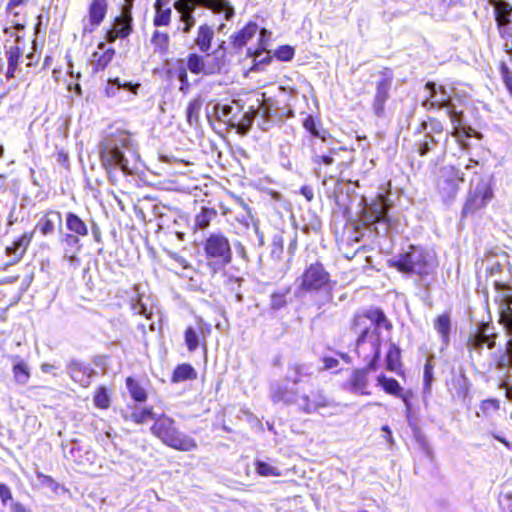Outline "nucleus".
I'll use <instances>...</instances> for the list:
<instances>
[{"mask_svg":"<svg viewBox=\"0 0 512 512\" xmlns=\"http://www.w3.org/2000/svg\"><path fill=\"white\" fill-rule=\"evenodd\" d=\"M333 281L323 263L315 261L307 265L298 278V291L302 294L330 290Z\"/></svg>","mask_w":512,"mask_h":512,"instance_id":"nucleus-5","label":"nucleus"},{"mask_svg":"<svg viewBox=\"0 0 512 512\" xmlns=\"http://www.w3.org/2000/svg\"><path fill=\"white\" fill-rule=\"evenodd\" d=\"M302 126L313 138H319L323 142L331 137L329 130L323 128L322 121L318 116L307 114L303 119Z\"/></svg>","mask_w":512,"mask_h":512,"instance_id":"nucleus-25","label":"nucleus"},{"mask_svg":"<svg viewBox=\"0 0 512 512\" xmlns=\"http://www.w3.org/2000/svg\"><path fill=\"white\" fill-rule=\"evenodd\" d=\"M125 384L133 401L138 403L147 401L148 393L137 379L132 376H128L125 380Z\"/></svg>","mask_w":512,"mask_h":512,"instance_id":"nucleus-37","label":"nucleus"},{"mask_svg":"<svg viewBox=\"0 0 512 512\" xmlns=\"http://www.w3.org/2000/svg\"><path fill=\"white\" fill-rule=\"evenodd\" d=\"M498 334L489 322H481L476 331L469 335L467 346L470 351L481 353L484 347L492 350L496 347Z\"/></svg>","mask_w":512,"mask_h":512,"instance_id":"nucleus-9","label":"nucleus"},{"mask_svg":"<svg viewBox=\"0 0 512 512\" xmlns=\"http://www.w3.org/2000/svg\"><path fill=\"white\" fill-rule=\"evenodd\" d=\"M512 367V338H508L505 352L497 357L496 368L499 370Z\"/></svg>","mask_w":512,"mask_h":512,"instance_id":"nucleus-50","label":"nucleus"},{"mask_svg":"<svg viewBox=\"0 0 512 512\" xmlns=\"http://www.w3.org/2000/svg\"><path fill=\"white\" fill-rule=\"evenodd\" d=\"M296 392L285 385H275L270 390V398L273 403L291 404L294 402Z\"/></svg>","mask_w":512,"mask_h":512,"instance_id":"nucleus-38","label":"nucleus"},{"mask_svg":"<svg viewBox=\"0 0 512 512\" xmlns=\"http://www.w3.org/2000/svg\"><path fill=\"white\" fill-rule=\"evenodd\" d=\"M295 49L291 45H281L274 51V56L283 62L291 61L294 58Z\"/></svg>","mask_w":512,"mask_h":512,"instance_id":"nucleus-56","label":"nucleus"},{"mask_svg":"<svg viewBox=\"0 0 512 512\" xmlns=\"http://www.w3.org/2000/svg\"><path fill=\"white\" fill-rule=\"evenodd\" d=\"M18 262L19 260L14 259V254L10 252L8 246L0 247V270H5Z\"/></svg>","mask_w":512,"mask_h":512,"instance_id":"nucleus-57","label":"nucleus"},{"mask_svg":"<svg viewBox=\"0 0 512 512\" xmlns=\"http://www.w3.org/2000/svg\"><path fill=\"white\" fill-rule=\"evenodd\" d=\"M207 267L212 276L224 270L233 259L230 240L222 232L210 233L202 242Z\"/></svg>","mask_w":512,"mask_h":512,"instance_id":"nucleus-4","label":"nucleus"},{"mask_svg":"<svg viewBox=\"0 0 512 512\" xmlns=\"http://www.w3.org/2000/svg\"><path fill=\"white\" fill-rule=\"evenodd\" d=\"M380 79L375 84V94L372 101L373 112L377 117L385 113V106L390 98L394 74L390 67H384L379 71Z\"/></svg>","mask_w":512,"mask_h":512,"instance_id":"nucleus-7","label":"nucleus"},{"mask_svg":"<svg viewBox=\"0 0 512 512\" xmlns=\"http://www.w3.org/2000/svg\"><path fill=\"white\" fill-rule=\"evenodd\" d=\"M216 216L217 211L214 208L202 207L195 216V227L201 230L208 228Z\"/></svg>","mask_w":512,"mask_h":512,"instance_id":"nucleus-43","label":"nucleus"},{"mask_svg":"<svg viewBox=\"0 0 512 512\" xmlns=\"http://www.w3.org/2000/svg\"><path fill=\"white\" fill-rule=\"evenodd\" d=\"M181 21L184 22V26L182 28V32L187 34L191 31L192 27L195 25V17L192 13L186 14L180 17Z\"/></svg>","mask_w":512,"mask_h":512,"instance_id":"nucleus-63","label":"nucleus"},{"mask_svg":"<svg viewBox=\"0 0 512 512\" xmlns=\"http://www.w3.org/2000/svg\"><path fill=\"white\" fill-rule=\"evenodd\" d=\"M390 205L380 197L374 201L363 211V222L366 225H374L376 223L385 222L389 226V219L387 217Z\"/></svg>","mask_w":512,"mask_h":512,"instance_id":"nucleus-18","label":"nucleus"},{"mask_svg":"<svg viewBox=\"0 0 512 512\" xmlns=\"http://www.w3.org/2000/svg\"><path fill=\"white\" fill-rule=\"evenodd\" d=\"M56 161L65 168V170H69L70 169V164H69V155L66 151H64L63 149L59 150L57 153H56Z\"/></svg>","mask_w":512,"mask_h":512,"instance_id":"nucleus-64","label":"nucleus"},{"mask_svg":"<svg viewBox=\"0 0 512 512\" xmlns=\"http://www.w3.org/2000/svg\"><path fill=\"white\" fill-rule=\"evenodd\" d=\"M151 43L155 50L164 54L169 50L170 37L166 32L155 30L151 36Z\"/></svg>","mask_w":512,"mask_h":512,"instance_id":"nucleus-44","label":"nucleus"},{"mask_svg":"<svg viewBox=\"0 0 512 512\" xmlns=\"http://www.w3.org/2000/svg\"><path fill=\"white\" fill-rule=\"evenodd\" d=\"M446 387L449 393L460 400H465L470 395V381L463 369L452 370L450 377L446 380Z\"/></svg>","mask_w":512,"mask_h":512,"instance_id":"nucleus-14","label":"nucleus"},{"mask_svg":"<svg viewBox=\"0 0 512 512\" xmlns=\"http://www.w3.org/2000/svg\"><path fill=\"white\" fill-rule=\"evenodd\" d=\"M266 30L263 28L261 30V38L258 41V45L255 49L249 48L247 50V55L250 57H259L264 51H266V40L263 38Z\"/></svg>","mask_w":512,"mask_h":512,"instance_id":"nucleus-59","label":"nucleus"},{"mask_svg":"<svg viewBox=\"0 0 512 512\" xmlns=\"http://www.w3.org/2000/svg\"><path fill=\"white\" fill-rule=\"evenodd\" d=\"M65 225L69 233L76 234L81 237L88 236L89 229L85 221L74 212H66Z\"/></svg>","mask_w":512,"mask_h":512,"instance_id":"nucleus-35","label":"nucleus"},{"mask_svg":"<svg viewBox=\"0 0 512 512\" xmlns=\"http://www.w3.org/2000/svg\"><path fill=\"white\" fill-rule=\"evenodd\" d=\"M380 358L368 357L367 364L363 368H356L352 371L347 387L350 391L359 395H370L368 390V373L375 371L378 367V361Z\"/></svg>","mask_w":512,"mask_h":512,"instance_id":"nucleus-10","label":"nucleus"},{"mask_svg":"<svg viewBox=\"0 0 512 512\" xmlns=\"http://www.w3.org/2000/svg\"><path fill=\"white\" fill-rule=\"evenodd\" d=\"M390 332L393 328L391 320L380 307L355 312L349 321V331L354 336V352L358 357L367 359L365 346L370 343L371 357H381L382 337L380 329Z\"/></svg>","mask_w":512,"mask_h":512,"instance_id":"nucleus-1","label":"nucleus"},{"mask_svg":"<svg viewBox=\"0 0 512 512\" xmlns=\"http://www.w3.org/2000/svg\"><path fill=\"white\" fill-rule=\"evenodd\" d=\"M254 468L256 473L261 477H279L282 475V471L277 466L262 460H256L254 462Z\"/></svg>","mask_w":512,"mask_h":512,"instance_id":"nucleus-45","label":"nucleus"},{"mask_svg":"<svg viewBox=\"0 0 512 512\" xmlns=\"http://www.w3.org/2000/svg\"><path fill=\"white\" fill-rule=\"evenodd\" d=\"M498 303L499 324L504 327L508 338H512V294H502Z\"/></svg>","mask_w":512,"mask_h":512,"instance_id":"nucleus-23","label":"nucleus"},{"mask_svg":"<svg viewBox=\"0 0 512 512\" xmlns=\"http://www.w3.org/2000/svg\"><path fill=\"white\" fill-rule=\"evenodd\" d=\"M213 39L214 31L211 26L205 23L198 27L194 42L202 53H207L212 46Z\"/></svg>","mask_w":512,"mask_h":512,"instance_id":"nucleus-34","label":"nucleus"},{"mask_svg":"<svg viewBox=\"0 0 512 512\" xmlns=\"http://www.w3.org/2000/svg\"><path fill=\"white\" fill-rule=\"evenodd\" d=\"M188 4L203 6L214 13H224L225 18L229 20L234 15V9L227 0H187Z\"/></svg>","mask_w":512,"mask_h":512,"instance_id":"nucleus-27","label":"nucleus"},{"mask_svg":"<svg viewBox=\"0 0 512 512\" xmlns=\"http://www.w3.org/2000/svg\"><path fill=\"white\" fill-rule=\"evenodd\" d=\"M100 163L107 175L111 177L116 169L127 172L128 160L112 137H108L99 143Z\"/></svg>","mask_w":512,"mask_h":512,"instance_id":"nucleus-6","label":"nucleus"},{"mask_svg":"<svg viewBox=\"0 0 512 512\" xmlns=\"http://www.w3.org/2000/svg\"><path fill=\"white\" fill-rule=\"evenodd\" d=\"M479 409L484 417H489L500 409V401L496 398H487L480 402Z\"/></svg>","mask_w":512,"mask_h":512,"instance_id":"nucleus-51","label":"nucleus"},{"mask_svg":"<svg viewBox=\"0 0 512 512\" xmlns=\"http://www.w3.org/2000/svg\"><path fill=\"white\" fill-rule=\"evenodd\" d=\"M434 380V364L432 358L428 359L423 368V386L425 390H430Z\"/></svg>","mask_w":512,"mask_h":512,"instance_id":"nucleus-55","label":"nucleus"},{"mask_svg":"<svg viewBox=\"0 0 512 512\" xmlns=\"http://www.w3.org/2000/svg\"><path fill=\"white\" fill-rule=\"evenodd\" d=\"M340 150L346 151V147L331 148L325 155H315L312 157V162L318 168H322L323 166H330L334 163V156Z\"/></svg>","mask_w":512,"mask_h":512,"instance_id":"nucleus-47","label":"nucleus"},{"mask_svg":"<svg viewBox=\"0 0 512 512\" xmlns=\"http://www.w3.org/2000/svg\"><path fill=\"white\" fill-rule=\"evenodd\" d=\"M499 71H500L501 78L505 84L506 89L512 96V71L509 69V67L504 62H501L499 64Z\"/></svg>","mask_w":512,"mask_h":512,"instance_id":"nucleus-58","label":"nucleus"},{"mask_svg":"<svg viewBox=\"0 0 512 512\" xmlns=\"http://www.w3.org/2000/svg\"><path fill=\"white\" fill-rule=\"evenodd\" d=\"M184 342L189 352H194L199 347L205 349L206 342L201 328L196 329L192 326L186 327L184 330Z\"/></svg>","mask_w":512,"mask_h":512,"instance_id":"nucleus-33","label":"nucleus"},{"mask_svg":"<svg viewBox=\"0 0 512 512\" xmlns=\"http://www.w3.org/2000/svg\"><path fill=\"white\" fill-rule=\"evenodd\" d=\"M71 378L74 382L83 387H88L96 374V371L89 364L73 362L70 366Z\"/></svg>","mask_w":512,"mask_h":512,"instance_id":"nucleus-26","label":"nucleus"},{"mask_svg":"<svg viewBox=\"0 0 512 512\" xmlns=\"http://www.w3.org/2000/svg\"><path fill=\"white\" fill-rule=\"evenodd\" d=\"M386 369L401 377H405V370L401 360V349L395 343H391L386 353Z\"/></svg>","mask_w":512,"mask_h":512,"instance_id":"nucleus-29","label":"nucleus"},{"mask_svg":"<svg viewBox=\"0 0 512 512\" xmlns=\"http://www.w3.org/2000/svg\"><path fill=\"white\" fill-rule=\"evenodd\" d=\"M389 268L401 274L416 275L420 278L432 274L437 267L436 255L422 245L410 244L395 258L387 261Z\"/></svg>","mask_w":512,"mask_h":512,"instance_id":"nucleus-2","label":"nucleus"},{"mask_svg":"<svg viewBox=\"0 0 512 512\" xmlns=\"http://www.w3.org/2000/svg\"><path fill=\"white\" fill-rule=\"evenodd\" d=\"M34 237V231H27L18 236L11 245L8 246L10 252L14 254L15 260H21L28 250Z\"/></svg>","mask_w":512,"mask_h":512,"instance_id":"nucleus-32","label":"nucleus"},{"mask_svg":"<svg viewBox=\"0 0 512 512\" xmlns=\"http://www.w3.org/2000/svg\"><path fill=\"white\" fill-rule=\"evenodd\" d=\"M108 10V0H92L88 7V26L84 31L93 32L104 21Z\"/></svg>","mask_w":512,"mask_h":512,"instance_id":"nucleus-22","label":"nucleus"},{"mask_svg":"<svg viewBox=\"0 0 512 512\" xmlns=\"http://www.w3.org/2000/svg\"><path fill=\"white\" fill-rule=\"evenodd\" d=\"M155 15L153 17V25L155 27H166L171 23L172 9L169 6L155 5Z\"/></svg>","mask_w":512,"mask_h":512,"instance_id":"nucleus-42","label":"nucleus"},{"mask_svg":"<svg viewBox=\"0 0 512 512\" xmlns=\"http://www.w3.org/2000/svg\"><path fill=\"white\" fill-rule=\"evenodd\" d=\"M186 65L189 71L195 75H213L219 72L221 68L219 62L207 65L205 57L196 52H191L187 55Z\"/></svg>","mask_w":512,"mask_h":512,"instance_id":"nucleus-20","label":"nucleus"},{"mask_svg":"<svg viewBox=\"0 0 512 512\" xmlns=\"http://www.w3.org/2000/svg\"><path fill=\"white\" fill-rule=\"evenodd\" d=\"M109 83L116 85L118 88L130 90L134 94L137 93V90L140 87L139 83L132 84L131 82H121L119 78L109 79Z\"/></svg>","mask_w":512,"mask_h":512,"instance_id":"nucleus-61","label":"nucleus"},{"mask_svg":"<svg viewBox=\"0 0 512 512\" xmlns=\"http://www.w3.org/2000/svg\"><path fill=\"white\" fill-rule=\"evenodd\" d=\"M258 30V25L249 21L243 28L230 36V43L233 48L241 50L251 40Z\"/></svg>","mask_w":512,"mask_h":512,"instance_id":"nucleus-28","label":"nucleus"},{"mask_svg":"<svg viewBox=\"0 0 512 512\" xmlns=\"http://www.w3.org/2000/svg\"><path fill=\"white\" fill-rule=\"evenodd\" d=\"M197 371L189 363H181L174 368L170 381L172 383H181L185 381H193L197 379Z\"/></svg>","mask_w":512,"mask_h":512,"instance_id":"nucleus-36","label":"nucleus"},{"mask_svg":"<svg viewBox=\"0 0 512 512\" xmlns=\"http://www.w3.org/2000/svg\"><path fill=\"white\" fill-rule=\"evenodd\" d=\"M291 288L286 287L281 291H275L271 294L270 297V307L273 310H280L284 308L287 304V296L290 293Z\"/></svg>","mask_w":512,"mask_h":512,"instance_id":"nucleus-48","label":"nucleus"},{"mask_svg":"<svg viewBox=\"0 0 512 512\" xmlns=\"http://www.w3.org/2000/svg\"><path fill=\"white\" fill-rule=\"evenodd\" d=\"M303 376V366L300 364H291L287 368L286 381L298 384Z\"/></svg>","mask_w":512,"mask_h":512,"instance_id":"nucleus-54","label":"nucleus"},{"mask_svg":"<svg viewBox=\"0 0 512 512\" xmlns=\"http://www.w3.org/2000/svg\"><path fill=\"white\" fill-rule=\"evenodd\" d=\"M150 431L163 444L174 450L189 452L197 448L196 440L189 435L181 433L176 425V421L165 414L155 418Z\"/></svg>","mask_w":512,"mask_h":512,"instance_id":"nucleus-3","label":"nucleus"},{"mask_svg":"<svg viewBox=\"0 0 512 512\" xmlns=\"http://www.w3.org/2000/svg\"><path fill=\"white\" fill-rule=\"evenodd\" d=\"M168 256L173 261L178 263L183 269H190L191 268L190 262L184 256L180 255L179 253H177V252H169Z\"/></svg>","mask_w":512,"mask_h":512,"instance_id":"nucleus-62","label":"nucleus"},{"mask_svg":"<svg viewBox=\"0 0 512 512\" xmlns=\"http://www.w3.org/2000/svg\"><path fill=\"white\" fill-rule=\"evenodd\" d=\"M203 101L200 96L191 99L185 109L186 121L190 126H196L199 123L200 111Z\"/></svg>","mask_w":512,"mask_h":512,"instance_id":"nucleus-40","label":"nucleus"},{"mask_svg":"<svg viewBox=\"0 0 512 512\" xmlns=\"http://www.w3.org/2000/svg\"><path fill=\"white\" fill-rule=\"evenodd\" d=\"M494 198V191L490 181L481 180L479 185L471 192L462 209V216L483 209Z\"/></svg>","mask_w":512,"mask_h":512,"instance_id":"nucleus-8","label":"nucleus"},{"mask_svg":"<svg viewBox=\"0 0 512 512\" xmlns=\"http://www.w3.org/2000/svg\"><path fill=\"white\" fill-rule=\"evenodd\" d=\"M188 71L189 69L187 68L184 59H177L167 70V74L171 78H175L180 82L179 91L183 94H187L191 88Z\"/></svg>","mask_w":512,"mask_h":512,"instance_id":"nucleus-24","label":"nucleus"},{"mask_svg":"<svg viewBox=\"0 0 512 512\" xmlns=\"http://www.w3.org/2000/svg\"><path fill=\"white\" fill-rule=\"evenodd\" d=\"M97 49V51L91 54L88 60L92 75L103 72L112 62L116 54V50L112 47H106L105 42L98 43Z\"/></svg>","mask_w":512,"mask_h":512,"instance_id":"nucleus-16","label":"nucleus"},{"mask_svg":"<svg viewBox=\"0 0 512 512\" xmlns=\"http://www.w3.org/2000/svg\"><path fill=\"white\" fill-rule=\"evenodd\" d=\"M81 238V236L69 232L60 237L59 242L63 246L64 255L68 260H73L76 254L80 252L82 248Z\"/></svg>","mask_w":512,"mask_h":512,"instance_id":"nucleus-30","label":"nucleus"},{"mask_svg":"<svg viewBox=\"0 0 512 512\" xmlns=\"http://www.w3.org/2000/svg\"><path fill=\"white\" fill-rule=\"evenodd\" d=\"M334 405V401L323 391L313 390L307 395L301 397L299 409L306 414H312L320 409L328 408Z\"/></svg>","mask_w":512,"mask_h":512,"instance_id":"nucleus-15","label":"nucleus"},{"mask_svg":"<svg viewBox=\"0 0 512 512\" xmlns=\"http://www.w3.org/2000/svg\"><path fill=\"white\" fill-rule=\"evenodd\" d=\"M463 181V173L454 166H448L444 169V173L438 184V189L441 193L451 197L455 195L459 184Z\"/></svg>","mask_w":512,"mask_h":512,"instance_id":"nucleus-19","label":"nucleus"},{"mask_svg":"<svg viewBox=\"0 0 512 512\" xmlns=\"http://www.w3.org/2000/svg\"><path fill=\"white\" fill-rule=\"evenodd\" d=\"M29 0H9L5 6V13L12 17V23L16 30H23L28 23V15L24 11Z\"/></svg>","mask_w":512,"mask_h":512,"instance_id":"nucleus-21","label":"nucleus"},{"mask_svg":"<svg viewBox=\"0 0 512 512\" xmlns=\"http://www.w3.org/2000/svg\"><path fill=\"white\" fill-rule=\"evenodd\" d=\"M62 221V213L59 210L49 208L41 213L32 231H34V234L38 232L42 237H48L61 228Z\"/></svg>","mask_w":512,"mask_h":512,"instance_id":"nucleus-13","label":"nucleus"},{"mask_svg":"<svg viewBox=\"0 0 512 512\" xmlns=\"http://www.w3.org/2000/svg\"><path fill=\"white\" fill-rule=\"evenodd\" d=\"M93 403L97 409L107 410L111 406V392L104 386H98L93 393Z\"/></svg>","mask_w":512,"mask_h":512,"instance_id":"nucleus-41","label":"nucleus"},{"mask_svg":"<svg viewBox=\"0 0 512 512\" xmlns=\"http://www.w3.org/2000/svg\"><path fill=\"white\" fill-rule=\"evenodd\" d=\"M153 416V407L150 406L133 411L129 416H125V419L133 422L134 424L140 425L146 423L149 419H152Z\"/></svg>","mask_w":512,"mask_h":512,"instance_id":"nucleus-46","label":"nucleus"},{"mask_svg":"<svg viewBox=\"0 0 512 512\" xmlns=\"http://www.w3.org/2000/svg\"><path fill=\"white\" fill-rule=\"evenodd\" d=\"M13 376L16 382L26 384L30 378V371L24 361H20L13 365Z\"/></svg>","mask_w":512,"mask_h":512,"instance_id":"nucleus-49","label":"nucleus"},{"mask_svg":"<svg viewBox=\"0 0 512 512\" xmlns=\"http://www.w3.org/2000/svg\"><path fill=\"white\" fill-rule=\"evenodd\" d=\"M377 383L386 394L400 398L408 409L411 408V399L414 397L412 390L404 391L396 379L386 377L384 374L377 377Z\"/></svg>","mask_w":512,"mask_h":512,"instance_id":"nucleus-17","label":"nucleus"},{"mask_svg":"<svg viewBox=\"0 0 512 512\" xmlns=\"http://www.w3.org/2000/svg\"><path fill=\"white\" fill-rule=\"evenodd\" d=\"M173 6L181 14V16L192 13L195 9L194 5L188 4L187 0H177L174 2Z\"/></svg>","mask_w":512,"mask_h":512,"instance_id":"nucleus-60","label":"nucleus"},{"mask_svg":"<svg viewBox=\"0 0 512 512\" xmlns=\"http://www.w3.org/2000/svg\"><path fill=\"white\" fill-rule=\"evenodd\" d=\"M132 20L131 9L126 7L121 15L115 17L113 26L106 30L105 40L113 43L117 39L128 37L133 31Z\"/></svg>","mask_w":512,"mask_h":512,"instance_id":"nucleus-12","label":"nucleus"},{"mask_svg":"<svg viewBox=\"0 0 512 512\" xmlns=\"http://www.w3.org/2000/svg\"><path fill=\"white\" fill-rule=\"evenodd\" d=\"M8 56V68L6 71L7 80L12 79L15 76V72L18 69L20 60L23 56L22 49L18 45L9 47L7 51Z\"/></svg>","mask_w":512,"mask_h":512,"instance_id":"nucleus-39","label":"nucleus"},{"mask_svg":"<svg viewBox=\"0 0 512 512\" xmlns=\"http://www.w3.org/2000/svg\"><path fill=\"white\" fill-rule=\"evenodd\" d=\"M435 331L439 334L444 347L450 344L451 319L448 313L437 315L433 321Z\"/></svg>","mask_w":512,"mask_h":512,"instance_id":"nucleus-31","label":"nucleus"},{"mask_svg":"<svg viewBox=\"0 0 512 512\" xmlns=\"http://www.w3.org/2000/svg\"><path fill=\"white\" fill-rule=\"evenodd\" d=\"M437 144V141L430 134H426L424 138L416 143L417 152L420 156H425L431 151Z\"/></svg>","mask_w":512,"mask_h":512,"instance_id":"nucleus-53","label":"nucleus"},{"mask_svg":"<svg viewBox=\"0 0 512 512\" xmlns=\"http://www.w3.org/2000/svg\"><path fill=\"white\" fill-rule=\"evenodd\" d=\"M494 8V18L502 39L512 40V5L503 0H489Z\"/></svg>","mask_w":512,"mask_h":512,"instance_id":"nucleus-11","label":"nucleus"},{"mask_svg":"<svg viewBox=\"0 0 512 512\" xmlns=\"http://www.w3.org/2000/svg\"><path fill=\"white\" fill-rule=\"evenodd\" d=\"M443 106L447 109V114L451 120V122L454 124L455 129L462 126L463 122V111L456 110L455 105L452 104L450 101H447Z\"/></svg>","mask_w":512,"mask_h":512,"instance_id":"nucleus-52","label":"nucleus"}]
</instances>
